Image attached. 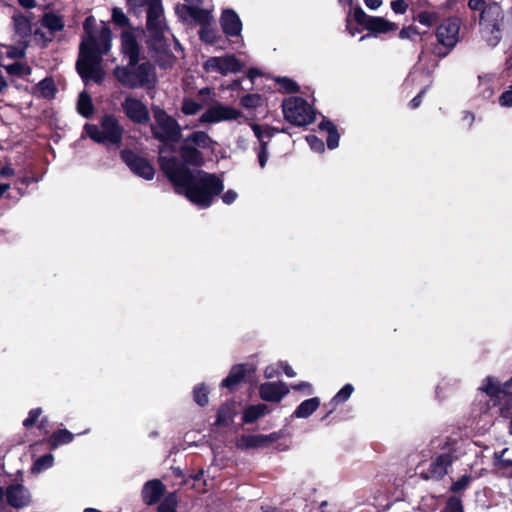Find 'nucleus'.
Returning a JSON list of instances; mask_svg holds the SVG:
<instances>
[{
	"label": "nucleus",
	"instance_id": "39",
	"mask_svg": "<svg viewBox=\"0 0 512 512\" xmlns=\"http://www.w3.org/2000/svg\"><path fill=\"white\" fill-rule=\"evenodd\" d=\"M276 83L279 85V90L284 93L297 92L299 86L292 79L287 77H277L275 78Z\"/></svg>",
	"mask_w": 512,
	"mask_h": 512
},
{
	"label": "nucleus",
	"instance_id": "50",
	"mask_svg": "<svg viewBox=\"0 0 512 512\" xmlns=\"http://www.w3.org/2000/svg\"><path fill=\"white\" fill-rule=\"evenodd\" d=\"M419 35V31L414 26L403 27L399 32L400 39L414 40Z\"/></svg>",
	"mask_w": 512,
	"mask_h": 512
},
{
	"label": "nucleus",
	"instance_id": "26",
	"mask_svg": "<svg viewBox=\"0 0 512 512\" xmlns=\"http://www.w3.org/2000/svg\"><path fill=\"white\" fill-rule=\"evenodd\" d=\"M319 130L327 133L326 142L330 150L336 149L339 146L340 135L332 122L328 120L321 121L319 123Z\"/></svg>",
	"mask_w": 512,
	"mask_h": 512
},
{
	"label": "nucleus",
	"instance_id": "7",
	"mask_svg": "<svg viewBox=\"0 0 512 512\" xmlns=\"http://www.w3.org/2000/svg\"><path fill=\"white\" fill-rule=\"evenodd\" d=\"M501 18L502 12L496 3L488 4L481 13L480 25L482 26V35L491 47H495L501 39Z\"/></svg>",
	"mask_w": 512,
	"mask_h": 512
},
{
	"label": "nucleus",
	"instance_id": "17",
	"mask_svg": "<svg viewBox=\"0 0 512 512\" xmlns=\"http://www.w3.org/2000/svg\"><path fill=\"white\" fill-rule=\"evenodd\" d=\"M279 438L280 434L277 432H273L268 435H243L237 440V447L241 449L267 447Z\"/></svg>",
	"mask_w": 512,
	"mask_h": 512
},
{
	"label": "nucleus",
	"instance_id": "43",
	"mask_svg": "<svg viewBox=\"0 0 512 512\" xmlns=\"http://www.w3.org/2000/svg\"><path fill=\"white\" fill-rule=\"evenodd\" d=\"M506 452H507V449L505 448V449L502 450V452L500 454L499 453H495V455H494V466L498 470H505L508 467L512 466V460L504 458V454Z\"/></svg>",
	"mask_w": 512,
	"mask_h": 512
},
{
	"label": "nucleus",
	"instance_id": "33",
	"mask_svg": "<svg viewBox=\"0 0 512 512\" xmlns=\"http://www.w3.org/2000/svg\"><path fill=\"white\" fill-rule=\"evenodd\" d=\"M494 75L492 74H482L478 76V87L479 92L483 97L489 98L493 95V89L491 88V83L493 81Z\"/></svg>",
	"mask_w": 512,
	"mask_h": 512
},
{
	"label": "nucleus",
	"instance_id": "47",
	"mask_svg": "<svg viewBox=\"0 0 512 512\" xmlns=\"http://www.w3.org/2000/svg\"><path fill=\"white\" fill-rule=\"evenodd\" d=\"M281 365H282V361H279L277 363H272V364L266 366L264 369V377L266 379H272V378L277 377L280 374Z\"/></svg>",
	"mask_w": 512,
	"mask_h": 512
},
{
	"label": "nucleus",
	"instance_id": "40",
	"mask_svg": "<svg viewBox=\"0 0 512 512\" xmlns=\"http://www.w3.org/2000/svg\"><path fill=\"white\" fill-rule=\"evenodd\" d=\"M211 20L212 16L209 11L193 7L191 21H196L206 26Z\"/></svg>",
	"mask_w": 512,
	"mask_h": 512
},
{
	"label": "nucleus",
	"instance_id": "16",
	"mask_svg": "<svg viewBox=\"0 0 512 512\" xmlns=\"http://www.w3.org/2000/svg\"><path fill=\"white\" fill-rule=\"evenodd\" d=\"M290 392L289 387L282 381L265 382L259 386L260 398L268 402H280Z\"/></svg>",
	"mask_w": 512,
	"mask_h": 512
},
{
	"label": "nucleus",
	"instance_id": "14",
	"mask_svg": "<svg viewBox=\"0 0 512 512\" xmlns=\"http://www.w3.org/2000/svg\"><path fill=\"white\" fill-rule=\"evenodd\" d=\"M121 157L128 167L138 176L151 180L155 175L154 168L144 158H141L131 151H122Z\"/></svg>",
	"mask_w": 512,
	"mask_h": 512
},
{
	"label": "nucleus",
	"instance_id": "2",
	"mask_svg": "<svg viewBox=\"0 0 512 512\" xmlns=\"http://www.w3.org/2000/svg\"><path fill=\"white\" fill-rule=\"evenodd\" d=\"M94 17H88L84 23L87 34L80 45V53L77 61V71L82 79L101 82L104 72L100 67L102 55L111 48V31L103 22L98 27Z\"/></svg>",
	"mask_w": 512,
	"mask_h": 512
},
{
	"label": "nucleus",
	"instance_id": "9",
	"mask_svg": "<svg viewBox=\"0 0 512 512\" xmlns=\"http://www.w3.org/2000/svg\"><path fill=\"white\" fill-rule=\"evenodd\" d=\"M203 68L207 73H216L226 76L241 71L243 66L234 55L226 54L223 56L209 57L204 62Z\"/></svg>",
	"mask_w": 512,
	"mask_h": 512
},
{
	"label": "nucleus",
	"instance_id": "46",
	"mask_svg": "<svg viewBox=\"0 0 512 512\" xmlns=\"http://www.w3.org/2000/svg\"><path fill=\"white\" fill-rule=\"evenodd\" d=\"M193 7L185 4H179L175 7L176 14L183 21H191Z\"/></svg>",
	"mask_w": 512,
	"mask_h": 512
},
{
	"label": "nucleus",
	"instance_id": "44",
	"mask_svg": "<svg viewBox=\"0 0 512 512\" xmlns=\"http://www.w3.org/2000/svg\"><path fill=\"white\" fill-rule=\"evenodd\" d=\"M200 109L201 105L192 99H184L181 108L185 115H195Z\"/></svg>",
	"mask_w": 512,
	"mask_h": 512
},
{
	"label": "nucleus",
	"instance_id": "30",
	"mask_svg": "<svg viewBox=\"0 0 512 512\" xmlns=\"http://www.w3.org/2000/svg\"><path fill=\"white\" fill-rule=\"evenodd\" d=\"M236 413L237 410L233 403L225 404L218 411L216 423L219 425H227L233 420Z\"/></svg>",
	"mask_w": 512,
	"mask_h": 512
},
{
	"label": "nucleus",
	"instance_id": "25",
	"mask_svg": "<svg viewBox=\"0 0 512 512\" xmlns=\"http://www.w3.org/2000/svg\"><path fill=\"white\" fill-rule=\"evenodd\" d=\"M512 384V379L509 383H506L502 386L498 380L487 377L481 387L479 388L482 392H484L489 397H497L500 393H507L508 386Z\"/></svg>",
	"mask_w": 512,
	"mask_h": 512
},
{
	"label": "nucleus",
	"instance_id": "32",
	"mask_svg": "<svg viewBox=\"0 0 512 512\" xmlns=\"http://www.w3.org/2000/svg\"><path fill=\"white\" fill-rule=\"evenodd\" d=\"M42 414V410L40 408L34 409V426H37V429L39 430L38 437H42L43 440L45 437H49V421L46 417H43L39 419V417Z\"/></svg>",
	"mask_w": 512,
	"mask_h": 512
},
{
	"label": "nucleus",
	"instance_id": "53",
	"mask_svg": "<svg viewBox=\"0 0 512 512\" xmlns=\"http://www.w3.org/2000/svg\"><path fill=\"white\" fill-rule=\"evenodd\" d=\"M3 54H6L9 58H20L24 55V51L22 49L0 46V57Z\"/></svg>",
	"mask_w": 512,
	"mask_h": 512
},
{
	"label": "nucleus",
	"instance_id": "56",
	"mask_svg": "<svg viewBox=\"0 0 512 512\" xmlns=\"http://www.w3.org/2000/svg\"><path fill=\"white\" fill-rule=\"evenodd\" d=\"M200 37L203 41L212 44L215 42L216 34L213 30L209 29L206 25V26H203V28L200 31Z\"/></svg>",
	"mask_w": 512,
	"mask_h": 512
},
{
	"label": "nucleus",
	"instance_id": "34",
	"mask_svg": "<svg viewBox=\"0 0 512 512\" xmlns=\"http://www.w3.org/2000/svg\"><path fill=\"white\" fill-rule=\"evenodd\" d=\"M78 112L84 117H89L93 112V104L90 96L83 92L80 94L77 103Z\"/></svg>",
	"mask_w": 512,
	"mask_h": 512
},
{
	"label": "nucleus",
	"instance_id": "51",
	"mask_svg": "<svg viewBox=\"0 0 512 512\" xmlns=\"http://www.w3.org/2000/svg\"><path fill=\"white\" fill-rule=\"evenodd\" d=\"M436 19V14L431 12H421L417 17L419 23L428 27L432 26L436 22Z\"/></svg>",
	"mask_w": 512,
	"mask_h": 512
},
{
	"label": "nucleus",
	"instance_id": "19",
	"mask_svg": "<svg viewBox=\"0 0 512 512\" xmlns=\"http://www.w3.org/2000/svg\"><path fill=\"white\" fill-rule=\"evenodd\" d=\"M220 23L224 33L228 36H239L241 34L242 22L234 10H224L221 15Z\"/></svg>",
	"mask_w": 512,
	"mask_h": 512
},
{
	"label": "nucleus",
	"instance_id": "36",
	"mask_svg": "<svg viewBox=\"0 0 512 512\" xmlns=\"http://www.w3.org/2000/svg\"><path fill=\"white\" fill-rule=\"evenodd\" d=\"M194 400L200 406H205L209 402V388L205 384H198L195 386L194 391Z\"/></svg>",
	"mask_w": 512,
	"mask_h": 512
},
{
	"label": "nucleus",
	"instance_id": "35",
	"mask_svg": "<svg viewBox=\"0 0 512 512\" xmlns=\"http://www.w3.org/2000/svg\"><path fill=\"white\" fill-rule=\"evenodd\" d=\"M14 24L16 32L21 36H28L31 31V24L28 18L22 15L14 16Z\"/></svg>",
	"mask_w": 512,
	"mask_h": 512
},
{
	"label": "nucleus",
	"instance_id": "15",
	"mask_svg": "<svg viewBox=\"0 0 512 512\" xmlns=\"http://www.w3.org/2000/svg\"><path fill=\"white\" fill-rule=\"evenodd\" d=\"M42 26L47 29V32L44 33L39 30L34 32V42L45 45L53 39L55 32L63 28L64 23L59 16L47 13L42 18Z\"/></svg>",
	"mask_w": 512,
	"mask_h": 512
},
{
	"label": "nucleus",
	"instance_id": "57",
	"mask_svg": "<svg viewBox=\"0 0 512 512\" xmlns=\"http://www.w3.org/2000/svg\"><path fill=\"white\" fill-rule=\"evenodd\" d=\"M471 477L468 475L462 476L458 481L454 482L452 485V490L454 492H459L464 490L470 483Z\"/></svg>",
	"mask_w": 512,
	"mask_h": 512
},
{
	"label": "nucleus",
	"instance_id": "49",
	"mask_svg": "<svg viewBox=\"0 0 512 512\" xmlns=\"http://www.w3.org/2000/svg\"><path fill=\"white\" fill-rule=\"evenodd\" d=\"M112 19L115 24L125 27L128 24V18L120 8H114L112 11Z\"/></svg>",
	"mask_w": 512,
	"mask_h": 512
},
{
	"label": "nucleus",
	"instance_id": "6",
	"mask_svg": "<svg viewBox=\"0 0 512 512\" xmlns=\"http://www.w3.org/2000/svg\"><path fill=\"white\" fill-rule=\"evenodd\" d=\"M214 146L215 142L206 132L194 131L184 139L181 156L189 164L201 165L203 158L199 150H212Z\"/></svg>",
	"mask_w": 512,
	"mask_h": 512
},
{
	"label": "nucleus",
	"instance_id": "5",
	"mask_svg": "<svg viewBox=\"0 0 512 512\" xmlns=\"http://www.w3.org/2000/svg\"><path fill=\"white\" fill-rule=\"evenodd\" d=\"M114 75L121 84L130 88L141 87L154 80L152 66L146 62L139 65L133 63V67L129 62L127 67L116 68Z\"/></svg>",
	"mask_w": 512,
	"mask_h": 512
},
{
	"label": "nucleus",
	"instance_id": "55",
	"mask_svg": "<svg viewBox=\"0 0 512 512\" xmlns=\"http://www.w3.org/2000/svg\"><path fill=\"white\" fill-rule=\"evenodd\" d=\"M443 512H462L461 502L457 498H450Z\"/></svg>",
	"mask_w": 512,
	"mask_h": 512
},
{
	"label": "nucleus",
	"instance_id": "64",
	"mask_svg": "<svg viewBox=\"0 0 512 512\" xmlns=\"http://www.w3.org/2000/svg\"><path fill=\"white\" fill-rule=\"evenodd\" d=\"M365 5L371 9L376 10L382 5V0H363Z\"/></svg>",
	"mask_w": 512,
	"mask_h": 512
},
{
	"label": "nucleus",
	"instance_id": "27",
	"mask_svg": "<svg viewBox=\"0 0 512 512\" xmlns=\"http://www.w3.org/2000/svg\"><path fill=\"white\" fill-rule=\"evenodd\" d=\"M269 412L270 410L265 404L250 405L244 409L242 419L244 423H254Z\"/></svg>",
	"mask_w": 512,
	"mask_h": 512
},
{
	"label": "nucleus",
	"instance_id": "12",
	"mask_svg": "<svg viewBox=\"0 0 512 512\" xmlns=\"http://www.w3.org/2000/svg\"><path fill=\"white\" fill-rule=\"evenodd\" d=\"M122 109L125 115L134 123L146 124L149 122V110L139 99L127 96L122 102Z\"/></svg>",
	"mask_w": 512,
	"mask_h": 512
},
{
	"label": "nucleus",
	"instance_id": "8",
	"mask_svg": "<svg viewBox=\"0 0 512 512\" xmlns=\"http://www.w3.org/2000/svg\"><path fill=\"white\" fill-rule=\"evenodd\" d=\"M282 109L285 119L296 126H305L314 120L315 115L312 107L300 97L285 99Z\"/></svg>",
	"mask_w": 512,
	"mask_h": 512
},
{
	"label": "nucleus",
	"instance_id": "54",
	"mask_svg": "<svg viewBox=\"0 0 512 512\" xmlns=\"http://www.w3.org/2000/svg\"><path fill=\"white\" fill-rule=\"evenodd\" d=\"M353 17L357 23L363 25L366 29L368 19H371L372 16L367 15L361 8H356L353 12Z\"/></svg>",
	"mask_w": 512,
	"mask_h": 512
},
{
	"label": "nucleus",
	"instance_id": "58",
	"mask_svg": "<svg viewBox=\"0 0 512 512\" xmlns=\"http://www.w3.org/2000/svg\"><path fill=\"white\" fill-rule=\"evenodd\" d=\"M258 162L261 168H265L268 161V150L265 146H259L257 150Z\"/></svg>",
	"mask_w": 512,
	"mask_h": 512
},
{
	"label": "nucleus",
	"instance_id": "41",
	"mask_svg": "<svg viewBox=\"0 0 512 512\" xmlns=\"http://www.w3.org/2000/svg\"><path fill=\"white\" fill-rule=\"evenodd\" d=\"M177 497L174 493L167 495L158 507V512H177Z\"/></svg>",
	"mask_w": 512,
	"mask_h": 512
},
{
	"label": "nucleus",
	"instance_id": "48",
	"mask_svg": "<svg viewBox=\"0 0 512 512\" xmlns=\"http://www.w3.org/2000/svg\"><path fill=\"white\" fill-rule=\"evenodd\" d=\"M306 141L308 142L311 149L315 152L322 153L325 150L324 143L321 139H319L315 135H308L306 137Z\"/></svg>",
	"mask_w": 512,
	"mask_h": 512
},
{
	"label": "nucleus",
	"instance_id": "3",
	"mask_svg": "<svg viewBox=\"0 0 512 512\" xmlns=\"http://www.w3.org/2000/svg\"><path fill=\"white\" fill-rule=\"evenodd\" d=\"M147 9V43L156 52L167 53L175 38L166 27L163 19L161 0H143Z\"/></svg>",
	"mask_w": 512,
	"mask_h": 512
},
{
	"label": "nucleus",
	"instance_id": "18",
	"mask_svg": "<svg viewBox=\"0 0 512 512\" xmlns=\"http://www.w3.org/2000/svg\"><path fill=\"white\" fill-rule=\"evenodd\" d=\"M256 367L250 364H236L232 366L228 376L222 380L221 387L234 390L235 387L244 379L247 373H254Z\"/></svg>",
	"mask_w": 512,
	"mask_h": 512
},
{
	"label": "nucleus",
	"instance_id": "42",
	"mask_svg": "<svg viewBox=\"0 0 512 512\" xmlns=\"http://www.w3.org/2000/svg\"><path fill=\"white\" fill-rule=\"evenodd\" d=\"M263 99L259 94H247L241 98V105L247 109H253L261 106Z\"/></svg>",
	"mask_w": 512,
	"mask_h": 512
},
{
	"label": "nucleus",
	"instance_id": "21",
	"mask_svg": "<svg viewBox=\"0 0 512 512\" xmlns=\"http://www.w3.org/2000/svg\"><path fill=\"white\" fill-rule=\"evenodd\" d=\"M458 448V443L454 442L452 448H443V452L441 455L436 459L435 463L433 464V472L442 475L446 472L447 466L451 463V461L457 457L454 452H456V449Z\"/></svg>",
	"mask_w": 512,
	"mask_h": 512
},
{
	"label": "nucleus",
	"instance_id": "24",
	"mask_svg": "<svg viewBox=\"0 0 512 512\" xmlns=\"http://www.w3.org/2000/svg\"><path fill=\"white\" fill-rule=\"evenodd\" d=\"M319 406L320 399L318 397L306 399L297 406L292 416L299 419H306L311 416Z\"/></svg>",
	"mask_w": 512,
	"mask_h": 512
},
{
	"label": "nucleus",
	"instance_id": "60",
	"mask_svg": "<svg viewBox=\"0 0 512 512\" xmlns=\"http://www.w3.org/2000/svg\"><path fill=\"white\" fill-rule=\"evenodd\" d=\"M391 9L397 14H404L407 10V4L404 0H394L391 2Z\"/></svg>",
	"mask_w": 512,
	"mask_h": 512
},
{
	"label": "nucleus",
	"instance_id": "29",
	"mask_svg": "<svg viewBox=\"0 0 512 512\" xmlns=\"http://www.w3.org/2000/svg\"><path fill=\"white\" fill-rule=\"evenodd\" d=\"M73 439L74 435L70 431L66 429H59L48 437V442L52 448H57L60 445L72 442Z\"/></svg>",
	"mask_w": 512,
	"mask_h": 512
},
{
	"label": "nucleus",
	"instance_id": "22",
	"mask_svg": "<svg viewBox=\"0 0 512 512\" xmlns=\"http://www.w3.org/2000/svg\"><path fill=\"white\" fill-rule=\"evenodd\" d=\"M164 492V486L163 484L158 480H152L145 484L143 488V498L144 501L151 505L156 503L160 496Z\"/></svg>",
	"mask_w": 512,
	"mask_h": 512
},
{
	"label": "nucleus",
	"instance_id": "4",
	"mask_svg": "<svg viewBox=\"0 0 512 512\" xmlns=\"http://www.w3.org/2000/svg\"><path fill=\"white\" fill-rule=\"evenodd\" d=\"M84 132L96 143L119 146L122 141L123 127L116 117L105 115L99 125L86 124Z\"/></svg>",
	"mask_w": 512,
	"mask_h": 512
},
{
	"label": "nucleus",
	"instance_id": "37",
	"mask_svg": "<svg viewBox=\"0 0 512 512\" xmlns=\"http://www.w3.org/2000/svg\"><path fill=\"white\" fill-rule=\"evenodd\" d=\"M39 94L44 98H52L55 95L56 88L52 79L45 78L37 87Z\"/></svg>",
	"mask_w": 512,
	"mask_h": 512
},
{
	"label": "nucleus",
	"instance_id": "20",
	"mask_svg": "<svg viewBox=\"0 0 512 512\" xmlns=\"http://www.w3.org/2000/svg\"><path fill=\"white\" fill-rule=\"evenodd\" d=\"M398 29L396 23L391 22L383 17L372 16L368 19L366 30L372 34H386L394 32Z\"/></svg>",
	"mask_w": 512,
	"mask_h": 512
},
{
	"label": "nucleus",
	"instance_id": "45",
	"mask_svg": "<svg viewBox=\"0 0 512 512\" xmlns=\"http://www.w3.org/2000/svg\"><path fill=\"white\" fill-rule=\"evenodd\" d=\"M6 70L9 74L17 76L29 75L30 73V68L28 66H25L18 62L11 65H7Z\"/></svg>",
	"mask_w": 512,
	"mask_h": 512
},
{
	"label": "nucleus",
	"instance_id": "11",
	"mask_svg": "<svg viewBox=\"0 0 512 512\" xmlns=\"http://www.w3.org/2000/svg\"><path fill=\"white\" fill-rule=\"evenodd\" d=\"M241 111L227 105L215 104L207 109L199 118L200 123H218L222 121L237 120Z\"/></svg>",
	"mask_w": 512,
	"mask_h": 512
},
{
	"label": "nucleus",
	"instance_id": "1",
	"mask_svg": "<svg viewBox=\"0 0 512 512\" xmlns=\"http://www.w3.org/2000/svg\"><path fill=\"white\" fill-rule=\"evenodd\" d=\"M154 119L153 135L165 143L159 150V162L163 172L174 184L177 193L185 195L190 202L200 208L209 207L214 196L223 190V181L216 175L202 170L191 171L175 157L170 156L167 144L178 142L182 129L174 118L160 108L154 109Z\"/></svg>",
	"mask_w": 512,
	"mask_h": 512
},
{
	"label": "nucleus",
	"instance_id": "62",
	"mask_svg": "<svg viewBox=\"0 0 512 512\" xmlns=\"http://www.w3.org/2000/svg\"><path fill=\"white\" fill-rule=\"evenodd\" d=\"M468 6L471 10H481V13L487 5L484 4L483 0H469Z\"/></svg>",
	"mask_w": 512,
	"mask_h": 512
},
{
	"label": "nucleus",
	"instance_id": "28",
	"mask_svg": "<svg viewBox=\"0 0 512 512\" xmlns=\"http://www.w3.org/2000/svg\"><path fill=\"white\" fill-rule=\"evenodd\" d=\"M251 128L254 132L255 137L258 139L260 145L267 147L269 140L277 132L276 129L267 125L251 124Z\"/></svg>",
	"mask_w": 512,
	"mask_h": 512
},
{
	"label": "nucleus",
	"instance_id": "59",
	"mask_svg": "<svg viewBox=\"0 0 512 512\" xmlns=\"http://www.w3.org/2000/svg\"><path fill=\"white\" fill-rule=\"evenodd\" d=\"M499 104L502 107L512 106V89L507 90L501 94V96L499 97Z\"/></svg>",
	"mask_w": 512,
	"mask_h": 512
},
{
	"label": "nucleus",
	"instance_id": "10",
	"mask_svg": "<svg viewBox=\"0 0 512 512\" xmlns=\"http://www.w3.org/2000/svg\"><path fill=\"white\" fill-rule=\"evenodd\" d=\"M460 21L456 18L444 20L436 30L437 41L450 51L459 41Z\"/></svg>",
	"mask_w": 512,
	"mask_h": 512
},
{
	"label": "nucleus",
	"instance_id": "63",
	"mask_svg": "<svg viewBox=\"0 0 512 512\" xmlns=\"http://www.w3.org/2000/svg\"><path fill=\"white\" fill-rule=\"evenodd\" d=\"M281 370L286 374L287 377L293 378L297 375L295 370L286 362H282Z\"/></svg>",
	"mask_w": 512,
	"mask_h": 512
},
{
	"label": "nucleus",
	"instance_id": "31",
	"mask_svg": "<svg viewBox=\"0 0 512 512\" xmlns=\"http://www.w3.org/2000/svg\"><path fill=\"white\" fill-rule=\"evenodd\" d=\"M354 387L352 384H345L331 399L330 405L336 408L339 404L345 403L353 394Z\"/></svg>",
	"mask_w": 512,
	"mask_h": 512
},
{
	"label": "nucleus",
	"instance_id": "61",
	"mask_svg": "<svg viewBox=\"0 0 512 512\" xmlns=\"http://www.w3.org/2000/svg\"><path fill=\"white\" fill-rule=\"evenodd\" d=\"M238 197V194L234 190H228L222 195V201L225 204H232Z\"/></svg>",
	"mask_w": 512,
	"mask_h": 512
},
{
	"label": "nucleus",
	"instance_id": "38",
	"mask_svg": "<svg viewBox=\"0 0 512 512\" xmlns=\"http://www.w3.org/2000/svg\"><path fill=\"white\" fill-rule=\"evenodd\" d=\"M54 464V457L52 454H46L36 461H34V474L41 473L48 468L52 467Z\"/></svg>",
	"mask_w": 512,
	"mask_h": 512
},
{
	"label": "nucleus",
	"instance_id": "52",
	"mask_svg": "<svg viewBox=\"0 0 512 512\" xmlns=\"http://www.w3.org/2000/svg\"><path fill=\"white\" fill-rule=\"evenodd\" d=\"M291 389L295 391H301L304 395H312L314 392L313 385L310 382L302 381L297 384H293Z\"/></svg>",
	"mask_w": 512,
	"mask_h": 512
},
{
	"label": "nucleus",
	"instance_id": "23",
	"mask_svg": "<svg viewBox=\"0 0 512 512\" xmlns=\"http://www.w3.org/2000/svg\"><path fill=\"white\" fill-rule=\"evenodd\" d=\"M6 499L14 507H22L28 503V493L21 485H13L7 489Z\"/></svg>",
	"mask_w": 512,
	"mask_h": 512
},
{
	"label": "nucleus",
	"instance_id": "13",
	"mask_svg": "<svg viewBox=\"0 0 512 512\" xmlns=\"http://www.w3.org/2000/svg\"><path fill=\"white\" fill-rule=\"evenodd\" d=\"M142 36V31L134 28H126L121 35V47L122 53L125 57L129 59L131 62V67H133V63L138 62L139 56V44L138 39Z\"/></svg>",
	"mask_w": 512,
	"mask_h": 512
}]
</instances>
